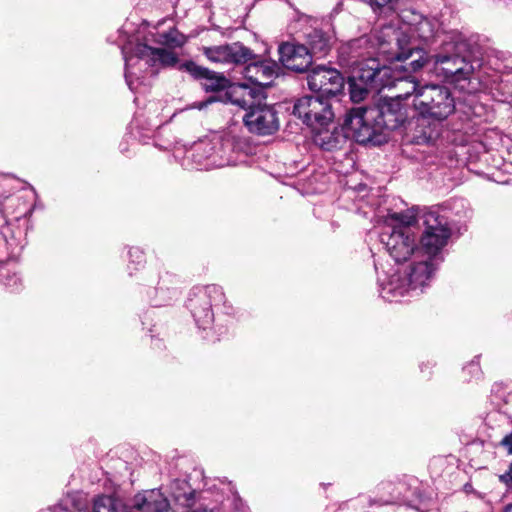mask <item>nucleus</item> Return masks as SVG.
<instances>
[{
    "label": "nucleus",
    "mask_w": 512,
    "mask_h": 512,
    "mask_svg": "<svg viewBox=\"0 0 512 512\" xmlns=\"http://www.w3.org/2000/svg\"><path fill=\"white\" fill-rule=\"evenodd\" d=\"M436 70L451 84L467 93L476 92L479 87L489 90L492 97L505 102L507 97L503 93L501 83L494 80L489 87L475 77L476 71L481 67L477 56V47L472 45L461 33L448 34L443 40L440 50L433 56Z\"/></svg>",
    "instance_id": "f257e3e1"
},
{
    "label": "nucleus",
    "mask_w": 512,
    "mask_h": 512,
    "mask_svg": "<svg viewBox=\"0 0 512 512\" xmlns=\"http://www.w3.org/2000/svg\"><path fill=\"white\" fill-rule=\"evenodd\" d=\"M407 108L397 97H385L377 106L357 107L346 115V127L359 144L381 145L384 130H395L407 120Z\"/></svg>",
    "instance_id": "f03ea898"
},
{
    "label": "nucleus",
    "mask_w": 512,
    "mask_h": 512,
    "mask_svg": "<svg viewBox=\"0 0 512 512\" xmlns=\"http://www.w3.org/2000/svg\"><path fill=\"white\" fill-rule=\"evenodd\" d=\"M423 15L413 9H403L399 18L402 25L399 28L384 26L371 35H364L351 41L352 50L361 48L373 49L379 57L388 62L405 61L413 56L414 47L410 44L409 34L413 31ZM415 54L420 55L419 51Z\"/></svg>",
    "instance_id": "7ed1b4c3"
},
{
    "label": "nucleus",
    "mask_w": 512,
    "mask_h": 512,
    "mask_svg": "<svg viewBox=\"0 0 512 512\" xmlns=\"http://www.w3.org/2000/svg\"><path fill=\"white\" fill-rule=\"evenodd\" d=\"M122 54L125 60V80L129 88L133 91L137 89V82L143 83L145 75H139L136 70L144 71L146 75H154L155 66H174L178 59L174 52L163 48H153L146 43H136L135 45H126L122 48Z\"/></svg>",
    "instance_id": "20e7f679"
},
{
    "label": "nucleus",
    "mask_w": 512,
    "mask_h": 512,
    "mask_svg": "<svg viewBox=\"0 0 512 512\" xmlns=\"http://www.w3.org/2000/svg\"><path fill=\"white\" fill-rule=\"evenodd\" d=\"M416 222V217L412 214L392 213L385 217L380 241L398 263L414 256L418 249L414 231Z\"/></svg>",
    "instance_id": "39448f33"
},
{
    "label": "nucleus",
    "mask_w": 512,
    "mask_h": 512,
    "mask_svg": "<svg viewBox=\"0 0 512 512\" xmlns=\"http://www.w3.org/2000/svg\"><path fill=\"white\" fill-rule=\"evenodd\" d=\"M350 50L354 54L353 57L368 55V58L355 62L356 65L349 79L350 98L354 103H359L367 97L369 91L380 92L382 81H387L391 72L385 65H380L378 58L372 57L375 54L373 49L361 48L355 51L350 48Z\"/></svg>",
    "instance_id": "423d86ee"
},
{
    "label": "nucleus",
    "mask_w": 512,
    "mask_h": 512,
    "mask_svg": "<svg viewBox=\"0 0 512 512\" xmlns=\"http://www.w3.org/2000/svg\"><path fill=\"white\" fill-rule=\"evenodd\" d=\"M413 105L419 114L437 121L447 119L455 111V99L450 89L437 84L423 85Z\"/></svg>",
    "instance_id": "0eeeda50"
},
{
    "label": "nucleus",
    "mask_w": 512,
    "mask_h": 512,
    "mask_svg": "<svg viewBox=\"0 0 512 512\" xmlns=\"http://www.w3.org/2000/svg\"><path fill=\"white\" fill-rule=\"evenodd\" d=\"M428 57L419 55L418 58L413 59L408 65L399 64V61L390 62L392 65L385 67L390 70V76L387 77V81H382V89L393 88L397 90V93L390 97H397L400 101L410 96H414L416 99L419 90L422 89L423 85L416 80L411 72H416L424 67L427 63Z\"/></svg>",
    "instance_id": "6e6552de"
},
{
    "label": "nucleus",
    "mask_w": 512,
    "mask_h": 512,
    "mask_svg": "<svg viewBox=\"0 0 512 512\" xmlns=\"http://www.w3.org/2000/svg\"><path fill=\"white\" fill-rule=\"evenodd\" d=\"M224 298L222 288L215 284L194 287L191 290L187 307L200 328L206 329L212 323L214 318L212 307L221 304Z\"/></svg>",
    "instance_id": "1a4fd4ad"
},
{
    "label": "nucleus",
    "mask_w": 512,
    "mask_h": 512,
    "mask_svg": "<svg viewBox=\"0 0 512 512\" xmlns=\"http://www.w3.org/2000/svg\"><path fill=\"white\" fill-rule=\"evenodd\" d=\"M425 230L420 238V246L416 252L427 256L428 259L443 261L442 250L451 236L447 221L435 213L425 216Z\"/></svg>",
    "instance_id": "9d476101"
},
{
    "label": "nucleus",
    "mask_w": 512,
    "mask_h": 512,
    "mask_svg": "<svg viewBox=\"0 0 512 512\" xmlns=\"http://www.w3.org/2000/svg\"><path fill=\"white\" fill-rule=\"evenodd\" d=\"M293 114L312 131L325 125H332L334 120L331 103L328 98L322 96H304L297 99Z\"/></svg>",
    "instance_id": "9b49d317"
},
{
    "label": "nucleus",
    "mask_w": 512,
    "mask_h": 512,
    "mask_svg": "<svg viewBox=\"0 0 512 512\" xmlns=\"http://www.w3.org/2000/svg\"><path fill=\"white\" fill-rule=\"evenodd\" d=\"M307 85L311 91L320 93V96L328 98L342 92L344 78L334 68L317 66L309 72Z\"/></svg>",
    "instance_id": "f8f14e48"
},
{
    "label": "nucleus",
    "mask_w": 512,
    "mask_h": 512,
    "mask_svg": "<svg viewBox=\"0 0 512 512\" xmlns=\"http://www.w3.org/2000/svg\"><path fill=\"white\" fill-rule=\"evenodd\" d=\"M243 121L250 132L259 135H270L279 128L276 111L266 104L250 105Z\"/></svg>",
    "instance_id": "ddd939ff"
},
{
    "label": "nucleus",
    "mask_w": 512,
    "mask_h": 512,
    "mask_svg": "<svg viewBox=\"0 0 512 512\" xmlns=\"http://www.w3.org/2000/svg\"><path fill=\"white\" fill-rule=\"evenodd\" d=\"M440 263L441 261L428 259L427 256L415 252L409 268L404 270L412 283V289L416 292H423L424 288L429 286L434 279Z\"/></svg>",
    "instance_id": "4468645a"
},
{
    "label": "nucleus",
    "mask_w": 512,
    "mask_h": 512,
    "mask_svg": "<svg viewBox=\"0 0 512 512\" xmlns=\"http://www.w3.org/2000/svg\"><path fill=\"white\" fill-rule=\"evenodd\" d=\"M250 61L242 70L244 79L250 84L268 87L281 73V67L274 60H258L254 55Z\"/></svg>",
    "instance_id": "2eb2a0df"
},
{
    "label": "nucleus",
    "mask_w": 512,
    "mask_h": 512,
    "mask_svg": "<svg viewBox=\"0 0 512 512\" xmlns=\"http://www.w3.org/2000/svg\"><path fill=\"white\" fill-rule=\"evenodd\" d=\"M353 138L351 131L346 127V120L343 127L325 125L312 131V139L315 145L325 151H336L344 148L349 138Z\"/></svg>",
    "instance_id": "dca6fc26"
},
{
    "label": "nucleus",
    "mask_w": 512,
    "mask_h": 512,
    "mask_svg": "<svg viewBox=\"0 0 512 512\" xmlns=\"http://www.w3.org/2000/svg\"><path fill=\"white\" fill-rule=\"evenodd\" d=\"M204 54L210 61L216 63L244 64L254 58L252 50L239 42L206 47Z\"/></svg>",
    "instance_id": "f3484780"
},
{
    "label": "nucleus",
    "mask_w": 512,
    "mask_h": 512,
    "mask_svg": "<svg viewBox=\"0 0 512 512\" xmlns=\"http://www.w3.org/2000/svg\"><path fill=\"white\" fill-rule=\"evenodd\" d=\"M278 51L282 65L289 70L304 72L312 63L311 52L305 45L287 42Z\"/></svg>",
    "instance_id": "a211bd4d"
},
{
    "label": "nucleus",
    "mask_w": 512,
    "mask_h": 512,
    "mask_svg": "<svg viewBox=\"0 0 512 512\" xmlns=\"http://www.w3.org/2000/svg\"><path fill=\"white\" fill-rule=\"evenodd\" d=\"M179 68L188 72L192 77L201 81L203 89L207 92H217L225 89L226 78L205 67L199 66L192 61L180 64Z\"/></svg>",
    "instance_id": "6ab92c4d"
},
{
    "label": "nucleus",
    "mask_w": 512,
    "mask_h": 512,
    "mask_svg": "<svg viewBox=\"0 0 512 512\" xmlns=\"http://www.w3.org/2000/svg\"><path fill=\"white\" fill-rule=\"evenodd\" d=\"M380 294L383 299L392 302L398 301L410 292H416L412 289V283L404 271H395L387 281L380 284Z\"/></svg>",
    "instance_id": "aec40b11"
},
{
    "label": "nucleus",
    "mask_w": 512,
    "mask_h": 512,
    "mask_svg": "<svg viewBox=\"0 0 512 512\" xmlns=\"http://www.w3.org/2000/svg\"><path fill=\"white\" fill-rule=\"evenodd\" d=\"M441 127V121L419 114L413 124L412 141L419 145L433 143L439 138Z\"/></svg>",
    "instance_id": "412c9836"
},
{
    "label": "nucleus",
    "mask_w": 512,
    "mask_h": 512,
    "mask_svg": "<svg viewBox=\"0 0 512 512\" xmlns=\"http://www.w3.org/2000/svg\"><path fill=\"white\" fill-rule=\"evenodd\" d=\"M132 508L138 512H166L169 501L158 489L146 490L134 496Z\"/></svg>",
    "instance_id": "4be33fe9"
},
{
    "label": "nucleus",
    "mask_w": 512,
    "mask_h": 512,
    "mask_svg": "<svg viewBox=\"0 0 512 512\" xmlns=\"http://www.w3.org/2000/svg\"><path fill=\"white\" fill-rule=\"evenodd\" d=\"M403 485L396 484L392 481H382L376 487V496L369 499V505H391L401 501L400 487Z\"/></svg>",
    "instance_id": "5701e85b"
},
{
    "label": "nucleus",
    "mask_w": 512,
    "mask_h": 512,
    "mask_svg": "<svg viewBox=\"0 0 512 512\" xmlns=\"http://www.w3.org/2000/svg\"><path fill=\"white\" fill-rule=\"evenodd\" d=\"M333 36L321 29H313L307 34L311 55L325 56L331 49Z\"/></svg>",
    "instance_id": "b1692460"
},
{
    "label": "nucleus",
    "mask_w": 512,
    "mask_h": 512,
    "mask_svg": "<svg viewBox=\"0 0 512 512\" xmlns=\"http://www.w3.org/2000/svg\"><path fill=\"white\" fill-rule=\"evenodd\" d=\"M94 512H130V507L118 494L102 495L94 500Z\"/></svg>",
    "instance_id": "393cba45"
},
{
    "label": "nucleus",
    "mask_w": 512,
    "mask_h": 512,
    "mask_svg": "<svg viewBox=\"0 0 512 512\" xmlns=\"http://www.w3.org/2000/svg\"><path fill=\"white\" fill-rule=\"evenodd\" d=\"M214 147L211 142L202 141L194 145L191 150V158L197 164L199 169H208L211 166H223V163H216L210 160L213 156Z\"/></svg>",
    "instance_id": "a878e982"
},
{
    "label": "nucleus",
    "mask_w": 512,
    "mask_h": 512,
    "mask_svg": "<svg viewBox=\"0 0 512 512\" xmlns=\"http://www.w3.org/2000/svg\"><path fill=\"white\" fill-rule=\"evenodd\" d=\"M21 249L18 239L15 237L11 227L4 225L0 229V262L4 258L14 257Z\"/></svg>",
    "instance_id": "bb28decb"
},
{
    "label": "nucleus",
    "mask_w": 512,
    "mask_h": 512,
    "mask_svg": "<svg viewBox=\"0 0 512 512\" xmlns=\"http://www.w3.org/2000/svg\"><path fill=\"white\" fill-rule=\"evenodd\" d=\"M88 508L86 496L81 492L68 493L52 512H84Z\"/></svg>",
    "instance_id": "cd10ccee"
},
{
    "label": "nucleus",
    "mask_w": 512,
    "mask_h": 512,
    "mask_svg": "<svg viewBox=\"0 0 512 512\" xmlns=\"http://www.w3.org/2000/svg\"><path fill=\"white\" fill-rule=\"evenodd\" d=\"M438 27L439 24L436 19L423 16L421 21L418 22L416 27L409 34V41L411 42V39H418L423 42H428L434 38Z\"/></svg>",
    "instance_id": "c85d7f7f"
},
{
    "label": "nucleus",
    "mask_w": 512,
    "mask_h": 512,
    "mask_svg": "<svg viewBox=\"0 0 512 512\" xmlns=\"http://www.w3.org/2000/svg\"><path fill=\"white\" fill-rule=\"evenodd\" d=\"M171 493L181 505H189L193 492L185 481L176 480L171 484Z\"/></svg>",
    "instance_id": "c756f323"
},
{
    "label": "nucleus",
    "mask_w": 512,
    "mask_h": 512,
    "mask_svg": "<svg viewBox=\"0 0 512 512\" xmlns=\"http://www.w3.org/2000/svg\"><path fill=\"white\" fill-rule=\"evenodd\" d=\"M157 42L168 47H181L186 42V37L177 29L158 34Z\"/></svg>",
    "instance_id": "7c9ffc66"
},
{
    "label": "nucleus",
    "mask_w": 512,
    "mask_h": 512,
    "mask_svg": "<svg viewBox=\"0 0 512 512\" xmlns=\"http://www.w3.org/2000/svg\"><path fill=\"white\" fill-rule=\"evenodd\" d=\"M397 2L398 0H369L368 4L372 7L374 11L381 10L384 8L394 10Z\"/></svg>",
    "instance_id": "2f4dec72"
},
{
    "label": "nucleus",
    "mask_w": 512,
    "mask_h": 512,
    "mask_svg": "<svg viewBox=\"0 0 512 512\" xmlns=\"http://www.w3.org/2000/svg\"><path fill=\"white\" fill-rule=\"evenodd\" d=\"M129 257L131 261L136 262L138 265L144 262V253L139 248H131L129 250Z\"/></svg>",
    "instance_id": "473e14b6"
},
{
    "label": "nucleus",
    "mask_w": 512,
    "mask_h": 512,
    "mask_svg": "<svg viewBox=\"0 0 512 512\" xmlns=\"http://www.w3.org/2000/svg\"><path fill=\"white\" fill-rule=\"evenodd\" d=\"M499 479L509 488H512V464L510 465L509 470L506 473L500 475Z\"/></svg>",
    "instance_id": "72a5a7b5"
},
{
    "label": "nucleus",
    "mask_w": 512,
    "mask_h": 512,
    "mask_svg": "<svg viewBox=\"0 0 512 512\" xmlns=\"http://www.w3.org/2000/svg\"><path fill=\"white\" fill-rule=\"evenodd\" d=\"M501 445L507 449L509 454H512V432L502 439Z\"/></svg>",
    "instance_id": "f704fd0d"
},
{
    "label": "nucleus",
    "mask_w": 512,
    "mask_h": 512,
    "mask_svg": "<svg viewBox=\"0 0 512 512\" xmlns=\"http://www.w3.org/2000/svg\"><path fill=\"white\" fill-rule=\"evenodd\" d=\"M215 101H216V98L213 96H210L207 100L198 102V103H194L191 107L201 110V109L207 107L208 104L213 103Z\"/></svg>",
    "instance_id": "c9c22d12"
},
{
    "label": "nucleus",
    "mask_w": 512,
    "mask_h": 512,
    "mask_svg": "<svg viewBox=\"0 0 512 512\" xmlns=\"http://www.w3.org/2000/svg\"><path fill=\"white\" fill-rule=\"evenodd\" d=\"M501 512H512V503L507 504Z\"/></svg>",
    "instance_id": "e433bc0d"
},
{
    "label": "nucleus",
    "mask_w": 512,
    "mask_h": 512,
    "mask_svg": "<svg viewBox=\"0 0 512 512\" xmlns=\"http://www.w3.org/2000/svg\"><path fill=\"white\" fill-rule=\"evenodd\" d=\"M192 512H218V511H215L214 509H209V510L204 509V510H194Z\"/></svg>",
    "instance_id": "4c0bfd02"
}]
</instances>
